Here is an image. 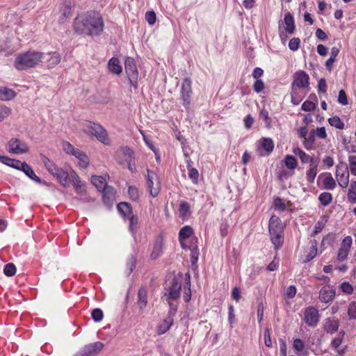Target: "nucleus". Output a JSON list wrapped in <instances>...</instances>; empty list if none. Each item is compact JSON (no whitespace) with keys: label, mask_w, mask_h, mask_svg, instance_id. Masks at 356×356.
<instances>
[{"label":"nucleus","mask_w":356,"mask_h":356,"mask_svg":"<svg viewBox=\"0 0 356 356\" xmlns=\"http://www.w3.org/2000/svg\"><path fill=\"white\" fill-rule=\"evenodd\" d=\"M74 29L79 34L98 35L104 29L103 19L95 12L80 15L74 19Z\"/></svg>","instance_id":"f257e3e1"},{"label":"nucleus","mask_w":356,"mask_h":356,"mask_svg":"<svg viewBox=\"0 0 356 356\" xmlns=\"http://www.w3.org/2000/svg\"><path fill=\"white\" fill-rule=\"evenodd\" d=\"M43 59V54L40 51H29L19 54L15 58L14 65L18 70H26L38 65Z\"/></svg>","instance_id":"f03ea898"},{"label":"nucleus","mask_w":356,"mask_h":356,"mask_svg":"<svg viewBox=\"0 0 356 356\" xmlns=\"http://www.w3.org/2000/svg\"><path fill=\"white\" fill-rule=\"evenodd\" d=\"M268 229L271 242L274 245L275 249L277 250L282 245L284 241L283 226L280 219L273 216L269 220Z\"/></svg>","instance_id":"7ed1b4c3"},{"label":"nucleus","mask_w":356,"mask_h":356,"mask_svg":"<svg viewBox=\"0 0 356 356\" xmlns=\"http://www.w3.org/2000/svg\"><path fill=\"white\" fill-rule=\"evenodd\" d=\"M84 132L88 135L96 137L99 141L104 144L109 143L107 132L99 124L92 122H88L85 126Z\"/></svg>","instance_id":"20e7f679"},{"label":"nucleus","mask_w":356,"mask_h":356,"mask_svg":"<svg viewBox=\"0 0 356 356\" xmlns=\"http://www.w3.org/2000/svg\"><path fill=\"white\" fill-rule=\"evenodd\" d=\"M181 285L178 279L173 276L171 280L166 282L165 287V296H167V300H177L180 297Z\"/></svg>","instance_id":"39448f33"},{"label":"nucleus","mask_w":356,"mask_h":356,"mask_svg":"<svg viewBox=\"0 0 356 356\" xmlns=\"http://www.w3.org/2000/svg\"><path fill=\"white\" fill-rule=\"evenodd\" d=\"M125 72L129 77L130 84L137 88L138 72L134 61L131 57H127L124 62Z\"/></svg>","instance_id":"423d86ee"},{"label":"nucleus","mask_w":356,"mask_h":356,"mask_svg":"<svg viewBox=\"0 0 356 356\" xmlns=\"http://www.w3.org/2000/svg\"><path fill=\"white\" fill-rule=\"evenodd\" d=\"M147 186L149 194L154 197H156L160 191L159 178L154 172L149 170H147Z\"/></svg>","instance_id":"0eeeda50"},{"label":"nucleus","mask_w":356,"mask_h":356,"mask_svg":"<svg viewBox=\"0 0 356 356\" xmlns=\"http://www.w3.org/2000/svg\"><path fill=\"white\" fill-rule=\"evenodd\" d=\"M8 151L15 154H21L29 152L27 144L18 138H14L8 143Z\"/></svg>","instance_id":"6e6552de"},{"label":"nucleus","mask_w":356,"mask_h":356,"mask_svg":"<svg viewBox=\"0 0 356 356\" xmlns=\"http://www.w3.org/2000/svg\"><path fill=\"white\" fill-rule=\"evenodd\" d=\"M309 75L302 70L298 71L293 75V81L292 83V88H305L309 86Z\"/></svg>","instance_id":"1a4fd4ad"},{"label":"nucleus","mask_w":356,"mask_h":356,"mask_svg":"<svg viewBox=\"0 0 356 356\" xmlns=\"http://www.w3.org/2000/svg\"><path fill=\"white\" fill-rule=\"evenodd\" d=\"M336 177L339 185L346 188L349 182V172L347 167L343 165H337L336 167Z\"/></svg>","instance_id":"9d476101"},{"label":"nucleus","mask_w":356,"mask_h":356,"mask_svg":"<svg viewBox=\"0 0 356 356\" xmlns=\"http://www.w3.org/2000/svg\"><path fill=\"white\" fill-rule=\"evenodd\" d=\"M318 311L314 307H307L304 313V319L305 323L311 327H314L319 321Z\"/></svg>","instance_id":"9b49d317"},{"label":"nucleus","mask_w":356,"mask_h":356,"mask_svg":"<svg viewBox=\"0 0 356 356\" xmlns=\"http://www.w3.org/2000/svg\"><path fill=\"white\" fill-rule=\"evenodd\" d=\"M181 92L184 105L185 107L188 108L191 103V95L192 93L191 81L189 79L186 78L183 81Z\"/></svg>","instance_id":"f8f14e48"},{"label":"nucleus","mask_w":356,"mask_h":356,"mask_svg":"<svg viewBox=\"0 0 356 356\" xmlns=\"http://www.w3.org/2000/svg\"><path fill=\"white\" fill-rule=\"evenodd\" d=\"M352 245V238L350 236H346L342 241L341 248H339L337 254V259L339 261H344L348 254L350 248Z\"/></svg>","instance_id":"ddd939ff"},{"label":"nucleus","mask_w":356,"mask_h":356,"mask_svg":"<svg viewBox=\"0 0 356 356\" xmlns=\"http://www.w3.org/2000/svg\"><path fill=\"white\" fill-rule=\"evenodd\" d=\"M60 16L59 17L58 22L60 24L65 22L71 13V0H63L60 6Z\"/></svg>","instance_id":"4468645a"},{"label":"nucleus","mask_w":356,"mask_h":356,"mask_svg":"<svg viewBox=\"0 0 356 356\" xmlns=\"http://www.w3.org/2000/svg\"><path fill=\"white\" fill-rule=\"evenodd\" d=\"M335 296V291L332 286H325L322 287L320 291L319 298L321 302H328L331 301Z\"/></svg>","instance_id":"2eb2a0df"},{"label":"nucleus","mask_w":356,"mask_h":356,"mask_svg":"<svg viewBox=\"0 0 356 356\" xmlns=\"http://www.w3.org/2000/svg\"><path fill=\"white\" fill-rule=\"evenodd\" d=\"M70 183L72 184L77 193L81 194L86 191L84 184L81 181L77 174L74 171L70 173Z\"/></svg>","instance_id":"dca6fc26"},{"label":"nucleus","mask_w":356,"mask_h":356,"mask_svg":"<svg viewBox=\"0 0 356 356\" xmlns=\"http://www.w3.org/2000/svg\"><path fill=\"white\" fill-rule=\"evenodd\" d=\"M104 346L102 342L97 341L86 346L83 349L88 356H95L103 349Z\"/></svg>","instance_id":"f3484780"},{"label":"nucleus","mask_w":356,"mask_h":356,"mask_svg":"<svg viewBox=\"0 0 356 356\" xmlns=\"http://www.w3.org/2000/svg\"><path fill=\"white\" fill-rule=\"evenodd\" d=\"M102 191L103 201L106 204H111L115 199V190L113 187L106 186Z\"/></svg>","instance_id":"a211bd4d"},{"label":"nucleus","mask_w":356,"mask_h":356,"mask_svg":"<svg viewBox=\"0 0 356 356\" xmlns=\"http://www.w3.org/2000/svg\"><path fill=\"white\" fill-rule=\"evenodd\" d=\"M284 22L285 24V31L289 34L293 33L295 31V24L293 17L290 13H287L285 15Z\"/></svg>","instance_id":"6ab92c4d"},{"label":"nucleus","mask_w":356,"mask_h":356,"mask_svg":"<svg viewBox=\"0 0 356 356\" xmlns=\"http://www.w3.org/2000/svg\"><path fill=\"white\" fill-rule=\"evenodd\" d=\"M108 67L110 72L115 74H120L122 72V67L117 58H112L109 60Z\"/></svg>","instance_id":"aec40b11"},{"label":"nucleus","mask_w":356,"mask_h":356,"mask_svg":"<svg viewBox=\"0 0 356 356\" xmlns=\"http://www.w3.org/2000/svg\"><path fill=\"white\" fill-rule=\"evenodd\" d=\"M147 302V291L144 288H140L138 292L137 304L140 310L146 307Z\"/></svg>","instance_id":"412c9836"},{"label":"nucleus","mask_w":356,"mask_h":356,"mask_svg":"<svg viewBox=\"0 0 356 356\" xmlns=\"http://www.w3.org/2000/svg\"><path fill=\"white\" fill-rule=\"evenodd\" d=\"M293 152L299 156L300 159L303 163L315 162L314 159L311 157L309 154H306L299 147H296L293 149Z\"/></svg>","instance_id":"4be33fe9"},{"label":"nucleus","mask_w":356,"mask_h":356,"mask_svg":"<svg viewBox=\"0 0 356 356\" xmlns=\"http://www.w3.org/2000/svg\"><path fill=\"white\" fill-rule=\"evenodd\" d=\"M339 326V323L337 320L328 318L325 321L324 329L327 332L332 334L338 330Z\"/></svg>","instance_id":"5701e85b"},{"label":"nucleus","mask_w":356,"mask_h":356,"mask_svg":"<svg viewBox=\"0 0 356 356\" xmlns=\"http://www.w3.org/2000/svg\"><path fill=\"white\" fill-rule=\"evenodd\" d=\"M55 177L63 186H69L70 174H68L67 172L60 168Z\"/></svg>","instance_id":"b1692460"},{"label":"nucleus","mask_w":356,"mask_h":356,"mask_svg":"<svg viewBox=\"0 0 356 356\" xmlns=\"http://www.w3.org/2000/svg\"><path fill=\"white\" fill-rule=\"evenodd\" d=\"M16 96V93L11 89L0 88V100L9 101Z\"/></svg>","instance_id":"393cba45"},{"label":"nucleus","mask_w":356,"mask_h":356,"mask_svg":"<svg viewBox=\"0 0 356 356\" xmlns=\"http://www.w3.org/2000/svg\"><path fill=\"white\" fill-rule=\"evenodd\" d=\"M163 252V241L161 238H158L154 245L151 257L152 259H156Z\"/></svg>","instance_id":"a878e982"},{"label":"nucleus","mask_w":356,"mask_h":356,"mask_svg":"<svg viewBox=\"0 0 356 356\" xmlns=\"http://www.w3.org/2000/svg\"><path fill=\"white\" fill-rule=\"evenodd\" d=\"M91 182L99 191H102L107 185L105 178L102 176H92Z\"/></svg>","instance_id":"bb28decb"},{"label":"nucleus","mask_w":356,"mask_h":356,"mask_svg":"<svg viewBox=\"0 0 356 356\" xmlns=\"http://www.w3.org/2000/svg\"><path fill=\"white\" fill-rule=\"evenodd\" d=\"M173 323V319L172 317L168 316L165 319H164L162 323L158 327V334H163L165 333L170 327Z\"/></svg>","instance_id":"cd10ccee"},{"label":"nucleus","mask_w":356,"mask_h":356,"mask_svg":"<svg viewBox=\"0 0 356 356\" xmlns=\"http://www.w3.org/2000/svg\"><path fill=\"white\" fill-rule=\"evenodd\" d=\"M193 233V230L191 227L186 225L182 227L179 234L180 243L182 244L186 238H189L192 235Z\"/></svg>","instance_id":"c85d7f7f"},{"label":"nucleus","mask_w":356,"mask_h":356,"mask_svg":"<svg viewBox=\"0 0 356 356\" xmlns=\"http://www.w3.org/2000/svg\"><path fill=\"white\" fill-rule=\"evenodd\" d=\"M22 172H24L26 176L36 181L38 184L42 183V180L40 179V178L35 174L32 168L27 163L26 164L24 170H22Z\"/></svg>","instance_id":"c756f323"},{"label":"nucleus","mask_w":356,"mask_h":356,"mask_svg":"<svg viewBox=\"0 0 356 356\" xmlns=\"http://www.w3.org/2000/svg\"><path fill=\"white\" fill-rule=\"evenodd\" d=\"M317 166H318V162H312V163L310 164L309 169L307 173V179L309 182L312 183L314 181L316 173H317Z\"/></svg>","instance_id":"7c9ffc66"},{"label":"nucleus","mask_w":356,"mask_h":356,"mask_svg":"<svg viewBox=\"0 0 356 356\" xmlns=\"http://www.w3.org/2000/svg\"><path fill=\"white\" fill-rule=\"evenodd\" d=\"M311 246L310 250L308 254L306 255V259L305 262H309L312 259H313L317 253V241L316 240H313L310 241Z\"/></svg>","instance_id":"2f4dec72"},{"label":"nucleus","mask_w":356,"mask_h":356,"mask_svg":"<svg viewBox=\"0 0 356 356\" xmlns=\"http://www.w3.org/2000/svg\"><path fill=\"white\" fill-rule=\"evenodd\" d=\"M339 334L341 335L340 337L335 338V339H334L332 340V346L335 349L336 352L339 355H342L345 352V348L339 349V346L341 345V343L342 342L343 337L344 333H342L341 332H340Z\"/></svg>","instance_id":"473e14b6"},{"label":"nucleus","mask_w":356,"mask_h":356,"mask_svg":"<svg viewBox=\"0 0 356 356\" xmlns=\"http://www.w3.org/2000/svg\"><path fill=\"white\" fill-rule=\"evenodd\" d=\"M179 216L182 218H186L190 215V205L187 202L183 201L179 204Z\"/></svg>","instance_id":"72a5a7b5"},{"label":"nucleus","mask_w":356,"mask_h":356,"mask_svg":"<svg viewBox=\"0 0 356 356\" xmlns=\"http://www.w3.org/2000/svg\"><path fill=\"white\" fill-rule=\"evenodd\" d=\"M261 147L265 149L268 153L271 152L274 148V143L272 139L269 138H262L260 141Z\"/></svg>","instance_id":"f704fd0d"},{"label":"nucleus","mask_w":356,"mask_h":356,"mask_svg":"<svg viewBox=\"0 0 356 356\" xmlns=\"http://www.w3.org/2000/svg\"><path fill=\"white\" fill-rule=\"evenodd\" d=\"M348 199L351 203L356 202V181H351L348 189Z\"/></svg>","instance_id":"c9c22d12"},{"label":"nucleus","mask_w":356,"mask_h":356,"mask_svg":"<svg viewBox=\"0 0 356 356\" xmlns=\"http://www.w3.org/2000/svg\"><path fill=\"white\" fill-rule=\"evenodd\" d=\"M118 209L124 216H127L131 213V208L127 202H120L118 204Z\"/></svg>","instance_id":"e433bc0d"},{"label":"nucleus","mask_w":356,"mask_h":356,"mask_svg":"<svg viewBox=\"0 0 356 356\" xmlns=\"http://www.w3.org/2000/svg\"><path fill=\"white\" fill-rule=\"evenodd\" d=\"M60 55L57 52L51 54V57L47 61L49 67H54L60 62Z\"/></svg>","instance_id":"4c0bfd02"},{"label":"nucleus","mask_w":356,"mask_h":356,"mask_svg":"<svg viewBox=\"0 0 356 356\" xmlns=\"http://www.w3.org/2000/svg\"><path fill=\"white\" fill-rule=\"evenodd\" d=\"M328 122L332 127H336L339 129H343L344 128V123L341 120L338 116H334L328 119Z\"/></svg>","instance_id":"58836bf2"},{"label":"nucleus","mask_w":356,"mask_h":356,"mask_svg":"<svg viewBox=\"0 0 356 356\" xmlns=\"http://www.w3.org/2000/svg\"><path fill=\"white\" fill-rule=\"evenodd\" d=\"M318 200L323 206H327L332 202V196L330 193L324 192L319 195Z\"/></svg>","instance_id":"ea45409f"},{"label":"nucleus","mask_w":356,"mask_h":356,"mask_svg":"<svg viewBox=\"0 0 356 356\" xmlns=\"http://www.w3.org/2000/svg\"><path fill=\"white\" fill-rule=\"evenodd\" d=\"M285 164L289 169L293 170L297 167V160L294 156L287 155L285 157Z\"/></svg>","instance_id":"a19ab883"},{"label":"nucleus","mask_w":356,"mask_h":356,"mask_svg":"<svg viewBox=\"0 0 356 356\" xmlns=\"http://www.w3.org/2000/svg\"><path fill=\"white\" fill-rule=\"evenodd\" d=\"M323 185L326 189L332 190L336 186V182L333 177L329 175L323 179Z\"/></svg>","instance_id":"79ce46f5"},{"label":"nucleus","mask_w":356,"mask_h":356,"mask_svg":"<svg viewBox=\"0 0 356 356\" xmlns=\"http://www.w3.org/2000/svg\"><path fill=\"white\" fill-rule=\"evenodd\" d=\"M42 161L44 163L46 169L50 173L56 165L51 161L46 156L42 154L41 155Z\"/></svg>","instance_id":"37998d69"},{"label":"nucleus","mask_w":356,"mask_h":356,"mask_svg":"<svg viewBox=\"0 0 356 356\" xmlns=\"http://www.w3.org/2000/svg\"><path fill=\"white\" fill-rule=\"evenodd\" d=\"M3 272L6 276H13L16 273V267L13 263H9L5 266Z\"/></svg>","instance_id":"c03bdc74"},{"label":"nucleus","mask_w":356,"mask_h":356,"mask_svg":"<svg viewBox=\"0 0 356 356\" xmlns=\"http://www.w3.org/2000/svg\"><path fill=\"white\" fill-rule=\"evenodd\" d=\"M26 164V162H22L19 160L12 159L11 163H8V166H10L13 168H15V169L22 171V170H24Z\"/></svg>","instance_id":"a18cd8bd"},{"label":"nucleus","mask_w":356,"mask_h":356,"mask_svg":"<svg viewBox=\"0 0 356 356\" xmlns=\"http://www.w3.org/2000/svg\"><path fill=\"white\" fill-rule=\"evenodd\" d=\"M92 318L95 322H99L103 318V312L99 308H96L92 312Z\"/></svg>","instance_id":"49530a36"},{"label":"nucleus","mask_w":356,"mask_h":356,"mask_svg":"<svg viewBox=\"0 0 356 356\" xmlns=\"http://www.w3.org/2000/svg\"><path fill=\"white\" fill-rule=\"evenodd\" d=\"M349 168L351 173L356 176V156L351 155L348 156Z\"/></svg>","instance_id":"de8ad7c7"},{"label":"nucleus","mask_w":356,"mask_h":356,"mask_svg":"<svg viewBox=\"0 0 356 356\" xmlns=\"http://www.w3.org/2000/svg\"><path fill=\"white\" fill-rule=\"evenodd\" d=\"M188 177L192 180L193 183L197 184L199 178V172L197 169L191 168L189 169Z\"/></svg>","instance_id":"09e8293b"},{"label":"nucleus","mask_w":356,"mask_h":356,"mask_svg":"<svg viewBox=\"0 0 356 356\" xmlns=\"http://www.w3.org/2000/svg\"><path fill=\"white\" fill-rule=\"evenodd\" d=\"M348 314L350 319H355L356 318V301L350 303Z\"/></svg>","instance_id":"8fccbe9b"},{"label":"nucleus","mask_w":356,"mask_h":356,"mask_svg":"<svg viewBox=\"0 0 356 356\" xmlns=\"http://www.w3.org/2000/svg\"><path fill=\"white\" fill-rule=\"evenodd\" d=\"M11 113V109L7 106L0 107V121L8 118Z\"/></svg>","instance_id":"3c124183"},{"label":"nucleus","mask_w":356,"mask_h":356,"mask_svg":"<svg viewBox=\"0 0 356 356\" xmlns=\"http://www.w3.org/2000/svg\"><path fill=\"white\" fill-rule=\"evenodd\" d=\"M79 165L83 168H86L89 164V159L87 155L84 153L83 155L78 158Z\"/></svg>","instance_id":"603ef678"},{"label":"nucleus","mask_w":356,"mask_h":356,"mask_svg":"<svg viewBox=\"0 0 356 356\" xmlns=\"http://www.w3.org/2000/svg\"><path fill=\"white\" fill-rule=\"evenodd\" d=\"M338 102L343 106L348 104L346 94L343 90H341L339 92Z\"/></svg>","instance_id":"864d4df0"},{"label":"nucleus","mask_w":356,"mask_h":356,"mask_svg":"<svg viewBox=\"0 0 356 356\" xmlns=\"http://www.w3.org/2000/svg\"><path fill=\"white\" fill-rule=\"evenodd\" d=\"M300 40L298 38H292L289 43V47L291 50L296 51L299 48Z\"/></svg>","instance_id":"5fc2aeb1"},{"label":"nucleus","mask_w":356,"mask_h":356,"mask_svg":"<svg viewBox=\"0 0 356 356\" xmlns=\"http://www.w3.org/2000/svg\"><path fill=\"white\" fill-rule=\"evenodd\" d=\"M120 151L122 152V154L124 155L125 160H131L133 158L134 152L133 151L128 147H123L121 148Z\"/></svg>","instance_id":"6e6d98bb"},{"label":"nucleus","mask_w":356,"mask_h":356,"mask_svg":"<svg viewBox=\"0 0 356 356\" xmlns=\"http://www.w3.org/2000/svg\"><path fill=\"white\" fill-rule=\"evenodd\" d=\"M156 18V14L154 11H148L145 14V19L151 25H153L155 23Z\"/></svg>","instance_id":"4d7b16f0"},{"label":"nucleus","mask_w":356,"mask_h":356,"mask_svg":"<svg viewBox=\"0 0 356 356\" xmlns=\"http://www.w3.org/2000/svg\"><path fill=\"white\" fill-rule=\"evenodd\" d=\"M315 108V104L310 101H306L302 105V109L305 111H314Z\"/></svg>","instance_id":"13d9d810"},{"label":"nucleus","mask_w":356,"mask_h":356,"mask_svg":"<svg viewBox=\"0 0 356 356\" xmlns=\"http://www.w3.org/2000/svg\"><path fill=\"white\" fill-rule=\"evenodd\" d=\"M128 193L133 200H136L138 198V191L135 186H130L128 190Z\"/></svg>","instance_id":"bf43d9fd"},{"label":"nucleus","mask_w":356,"mask_h":356,"mask_svg":"<svg viewBox=\"0 0 356 356\" xmlns=\"http://www.w3.org/2000/svg\"><path fill=\"white\" fill-rule=\"evenodd\" d=\"M264 343L267 347H272V341L270 339V332L268 328H266L264 331Z\"/></svg>","instance_id":"052dcab7"},{"label":"nucleus","mask_w":356,"mask_h":356,"mask_svg":"<svg viewBox=\"0 0 356 356\" xmlns=\"http://www.w3.org/2000/svg\"><path fill=\"white\" fill-rule=\"evenodd\" d=\"M291 102L294 104V105H298L299 104V103L301 102L302 100V98H300L299 97H298V90L297 89H293V90H291Z\"/></svg>","instance_id":"680f3d73"},{"label":"nucleus","mask_w":356,"mask_h":356,"mask_svg":"<svg viewBox=\"0 0 356 356\" xmlns=\"http://www.w3.org/2000/svg\"><path fill=\"white\" fill-rule=\"evenodd\" d=\"M253 88L256 92H261L264 88V82L260 79H257L253 85Z\"/></svg>","instance_id":"e2e57ef3"},{"label":"nucleus","mask_w":356,"mask_h":356,"mask_svg":"<svg viewBox=\"0 0 356 356\" xmlns=\"http://www.w3.org/2000/svg\"><path fill=\"white\" fill-rule=\"evenodd\" d=\"M341 289L343 292L348 293V294L352 293L353 291V286L348 282H343L341 284Z\"/></svg>","instance_id":"0e129e2a"},{"label":"nucleus","mask_w":356,"mask_h":356,"mask_svg":"<svg viewBox=\"0 0 356 356\" xmlns=\"http://www.w3.org/2000/svg\"><path fill=\"white\" fill-rule=\"evenodd\" d=\"M274 205L276 209L284 211L286 209L285 204L282 202V199L277 197L274 201Z\"/></svg>","instance_id":"69168bd1"},{"label":"nucleus","mask_w":356,"mask_h":356,"mask_svg":"<svg viewBox=\"0 0 356 356\" xmlns=\"http://www.w3.org/2000/svg\"><path fill=\"white\" fill-rule=\"evenodd\" d=\"M296 293V287L293 286H290L287 288L286 291L285 293V297L287 298H293Z\"/></svg>","instance_id":"338daca9"},{"label":"nucleus","mask_w":356,"mask_h":356,"mask_svg":"<svg viewBox=\"0 0 356 356\" xmlns=\"http://www.w3.org/2000/svg\"><path fill=\"white\" fill-rule=\"evenodd\" d=\"M293 346L296 350L301 351L304 348V343L301 339H296L293 341Z\"/></svg>","instance_id":"774afa93"}]
</instances>
